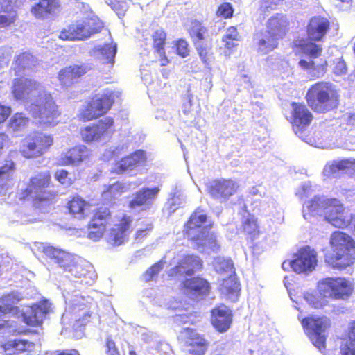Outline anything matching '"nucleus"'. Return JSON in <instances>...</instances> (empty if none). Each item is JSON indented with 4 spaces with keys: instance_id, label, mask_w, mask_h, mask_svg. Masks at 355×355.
Listing matches in <instances>:
<instances>
[{
    "instance_id": "nucleus-1",
    "label": "nucleus",
    "mask_w": 355,
    "mask_h": 355,
    "mask_svg": "<svg viewBox=\"0 0 355 355\" xmlns=\"http://www.w3.org/2000/svg\"><path fill=\"white\" fill-rule=\"evenodd\" d=\"M59 192L54 189L49 171H40L31 176L25 189L19 193V200H31L34 209L46 213L58 202Z\"/></svg>"
},
{
    "instance_id": "nucleus-2",
    "label": "nucleus",
    "mask_w": 355,
    "mask_h": 355,
    "mask_svg": "<svg viewBox=\"0 0 355 355\" xmlns=\"http://www.w3.org/2000/svg\"><path fill=\"white\" fill-rule=\"evenodd\" d=\"M331 252L324 255V261L334 269L343 270L355 262V241L348 234L334 232L329 238Z\"/></svg>"
},
{
    "instance_id": "nucleus-3",
    "label": "nucleus",
    "mask_w": 355,
    "mask_h": 355,
    "mask_svg": "<svg viewBox=\"0 0 355 355\" xmlns=\"http://www.w3.org/2000/svg\"><path fill=\"white\" fill-rule=\"evenodd\" d=\"M308 106L317 114L336 109L340 103L339 91L329 81L320 80L311 85L305 95Z\"/></svg>"
},
{
    "instance_id": "nucleus-4",
    "label": "nucleus",
    "mask_w": 355,
    "mask_h": 355,
    "mask_svg": "<svg viewBox=\"0 0 355 355\" xmlns=\"http://www.w3.org/2000/svg\"><path fill=\"white\" fill-rule=\"evenodd\" d=\"M331 23L329 19L321 15L311 17L306 26V33L309 42L300 40L294 44L302 53L311 59L319 58L322 53V47L317 42L322 41L330 31Z\"/></svg>"
},
{
    "instance_id": "nucleus-5",
    "label": "nucleus",
    "mask_w": 355,
    "mask_h": 355,
    "mask_svg": "<svg viewBox=\"0 0 355 355\" xmlns=\"http://www.w3.org/2000/svg\"><path fill=\"white\" fill-rule=\"evenodd\" d=\"M319 295L310 300L315 309L322 308L328 303V298L345 300L352 295L354 287L352 282L345 277H327L318 282Z\"/></svg>"
},
{
    "instance_id": "nucleus-6",
    "label": "nucleus",
    "mask_w": 355,
    "mask_h": 355,
    "mask_svg": "<svg viewBox=\"0 0 355 355\" xmlns=\"http://www.w3.org/2000/svg\"><path fill=\"white\" fill-rule=\"evenodd\" d=\"M119 93L112 90H106L103 93L95 94L85 102L78 114V120L88 122L97 119L105 114L113 106Z\"/></svg>"
},
{
    "instance_id": "nucleus-7",
    "label": "nucleus",
    "mask_w": 355,
    "mask_h": 355,
    "mask_svg": "<svg viewBox=\"0 0 355 355\" xmlns=\"http://www.w3.org/2000/svg\"><path fill=\"white\" fill-rule=\"evenodd\" d=\"M207 215L193 212L184 224V234L188 239L200 245H209L211 248L219 246L216 243V237L209 233L211 225H204L207 222Z\"/></svg>"
},
{
    "instance_id": "nucleus-8",
    "label": "nucleus",
    "mask_w": 355,
    "mask_h": 355,
    "mask_svg": "<svg viewBox=\"0 0 355 355\" xmlns=\"http://www.w3.org/2000/svg\"><path fill=\"white\" fill-rule=\"evenodd\" d=\"M191 42L201 61L209 65L213 58L211 51L212 39L209 35L208 28L198 19H191L187 29Z\"/></svg>"
},
{
    "instance_id": "nucleus-9",
    "label": "nucleus",
    "mask_w": 355,
    "mask_h": 355,
    "mask_svg": "<svg viewBox=\"0 0 355 355\" xmlns=\"http://www.w3.org/2000/svg\"><path fill=\"white\" fill-rule=\"evenodd\" d=\"M54 143L53 135L34 131L21 141L19 153L25 159H36L49 151Z\"/></svg>"
},
{
    "instance_id": "nucleus-10",
    "label": "nucleus",
    "mask_w": 355,
    "mask_h": 355,
    "mask_svg": "<svg viewBox=\"0 0 355 355\" xmlns=\"http://www.w3.org/2000/svg\"><path fill=\"white\" fill-rule=\"evenodd\" d=\"M302 326L311 343L322 351L325 349L326 331L331 327V321L327 317L307 316L301 320Z\"/></svg>"
},
{
    "instance_id": "nucleus-11",
    "label": "nucleus",
    "mask_w": 355,
    "mask_h": 355,
    "mask_svg": "<svg viewBox=\"0 0 355 355\" xmlns=\"http://www.w3.org/2000/svg\"><path fill=\"white\" fill-rule=\"evenodd\" d=\"M114 120L111 116H106L97 123L84 126L80 130L81 140L86 144L98 142L106 137H111L115 132Z\"/></svg>"
},
{
    "instance_id": "nucleus-12",
    "label": "nucleus",
    "mask_w": 355,
    "mask_h": 355,
    "mask_svg": "<svg viewBox=\"0 0 355 355\" xmlns=\"http://www.w3.org/2000/svg\"><path fill=\"white\" fill-rule=\"evenodd\" d=\"M33 116L39 118L45 123H55V119L60 115L58 106L56 105L51 94L43 92L38 94L37 98L31 105Z\"/></svg>"
},
{
    "instance_id": "nucleus-13",
    "label": "nucleus",
    "mask_w": 355,
    "mask_h": 355,
    "mask_svg": "<svg viewBox=\"0 0 355 355\" xmlns=\"http://www.w3.org/2000/svg\"><path fill=\"white\" fill-rule=\"evenodd\" d=\"M102 24L94 19L77 21L61 31L59 37L62 40H83L99 33Z\"/></svg>"
},
{
    "instance_id": "nucleus-14",
    "label": "nucleus",
    "mask_w": 355,
    "mask_h": 355,
    "mask_svg": "<svg viewBox=\"0 0 355 355\" xmlns=\"http://www.w3.org/2000/svg\"><path fill=\"white\" fill-rule=\"evenodd\" d=\"M112 219V211L106 206L96 207L92 212L87 224V238L94 241H99L107 231Z\"/></svg>"
},
{
    "instance_id": "nucleus-15",
    "label": "nucleus",
    "mask_w": 355,
    "mask_h": 355,
    "mask_svg": "<svg viewBox=\"0 0 355 355\" xmlns=\"http://www.w3.org/2000/svg\"><path fill=\"white\" fill-rule=\"evenodd\" d=\"M317 263L316 252L309 246H305L297 250L293 260L284 261L282 263V268L288 270L291 268L296 273H306L313 271Z\"/></svg>"
},
{
    "instance_id": "nucleus-16",
    "label": "nucleus",
    "mask_w": 355,
    "mask_h": 355,
    "mask_svg": "<svg viewBox=\"0 0 355 355\" xmlns=\"http://www.w3.org/2000/svg\"><path fill=\"white\" fill-rule=\"evenodd\" d=\"M322 216L331 225L340 229L347 227L352 217L347 214L344 205L336 198H327Z\"/></svg>"
},
{
    "instance_id": "nucleus-17",
    "label": "nucleus",
    "mask_w": 355,
    "mask_h": 355,
    "mask_svg": "<svg viewBox=\"0 0 355 355\" xmlns=\"http://www.w3.org/2000/svg\"><path fill=\"white\" fill-rule=\"evenodd\" d=\"M203 268V261L193 254H184L178 264L168 272V277L173 278L178 275L191 277Z\"/></svg>"
},
{
    "instance_id": "nucleus-18",
    "label": "nucleus",
    "mask_w": 355,
    "mask_h": 355,
    "mask_svg": "<svg viewBox=\"0 0 355 355\" xmlns=\"http://www.w3.org/2000/svg\"><path fill=\"white\" fill-rule=\"evenodd\" d=\"M132 217L123 214L117 223L110 230L108 242L113 246H119L125 243L132 230Z\"/></svg>"
},
{
    "instance_id": "nucleus-19",
    "label": "nucleus",
    "mask_w": 355,
    "mask_h": 355,
    "mask_svg": "<svg viewBox=\"0 0 355 355\" xmlns=\"http://www.w3.org/2000/svg\"><path fill=\"white\" fill-rule=\"evenodd\" d=\"M291 105L292 110L288 120L295 132H302L311 123L313 114L302 103L292 102Z\"/></svg>"
},
{
    "instance_id": "nucleus-20",
    "label": "nucleus",
    "mask_w": 355,
    "mask_h": 355,
    "mask_svg": "<svg viewBox=\"0 0 355 355\" xmlns=\"http://www.w3.org/2000/svg\"><path fill=\"white\" fill-rule=\"evenodd\" d=\"M239 188L238 183L232 179H216L212 181L207 190L213 198L227 200Z\"/></svg>"
},
{
    "instance_id": "nucleus-21",
    "label": "nucleus",
    "mask_w": 355,
    "mask_h": 355,
    "mask_svg": "<svg viewBox=\"0 0 355 355\" xmlns=\"http://www.w3.org/2000/svg\"><path fill=\"white\" fill-rule=\"evenodd\" d=\"M182 333L184 345L188 348V353L191 355H205L207 350L208 342L196 332L195 329L184 328Z\"/></svg>"
},
{
    "instance_id": "nucleus-22",
    "label": "nucleus",
    "mask_w": 355,
    "mask_h": 355,
    "mask_svg": "<svg viewBox=\"0 0 355 355\" xmlns=\"http://www.w3.org/2000/svg\"><path fill=\"white\" fill-rule=\"evenodd\" d=\"M90 157L89 149L83 144L68 148L62 153L58 159L59 166H78Z\"/></svg>"
},
{
    "instance_id": "nucleus-23",
    "label": "nucleus",
    "mask_w": 355,
    "mask_h": 355,
    "mask_svg": "<svg viewBox=\"0 0 355 355\" xmlns=\"http://www.w3.org/2000/svg\"><path fill=\"white\" fill-rule=\"evenodd\" d=\"M61 9V0H39L31 6L30 11L35 18L45 19L55 16Z\"/></svg>"
},
{
    "instance_id": "nucleus-24",
    "label": "nucleus",
    "mask_w": 355,
    "mask_h": 355,
    "mask_svg": "<svg viewBox=\"0 0 355 355\" xmlns=\"http://www.w3.org/2000/svg\"><path fill=\"white\" fill-rule=\"evenodd\" d=\"M89 70L86 64H72L61 69L58 73V79L62 87H71L78 82V79Z\"/></svg>"
},
{
    "instance_id": "nucleus-25",
    "label": "nucleus",
    "mask_w": 355,
    "mask_h": 355,
    "mask_svg": "<svg viewBox=\"0 0 355 355\" xmlns=\"http://www.w3.org/2000/svg\"><path fill=\"white\" fill-rule=\"evenodd\" d=\"M159 192L158 187H144L134 194L132 199L128 202V207L131 209L140 208L141 210L146 211L150 207Z\"/></svg>"
},
{
    "instance_id": "nucleus-26",
    "label": "nucleus",
    "mask_w": 355,
    "mask_h": 355,
    "mask_svg": "<svg viewBox=\"0 0 355 355\" xmlns=\"http://www.w3.org/2000/svg\"><path fill=\"white\" fill-rule=\"evenodd\" d=\"M19 15L14 0H2L0 2V31H8L15 26Z\"/></svg>"
},
{
    "instance_id": "nucleus-27",
    "label": "nucleus",
    "mask_w": 355,
    "mask_h": 355,
    "mask_svg": "<svg viewBox=\"0 0 355 355\" xmlns=\"http://www.w3.org/2000/svg\"><path fill=\"white\" fill-rule=\"evenodd\" d=\"M65 208L72 218L84 220L88 216L90 203L80 195L75 194L67 200Z\"/></svg>"
},
{
    "instance_id": "nucleus-28",
    "label": "nucleus",
    "mask_w": 355,
    "mask_h": 355,
    "mask_svg": "<svg viewBox=\"0 0 355 355\" xmlns=\"http://www.w3.org/2000/svg\"><path fill=\"white\" fill-rule=\"evenodd\" d=\"M211 324L220 333L227 331L232 322L231 311L225 305L220 304L211 310Z\"/></svg>"
},
{
    "instance_id": "nucleus-29",
    "label": "nucleus",
    "mask_w": 355,
    "mask_h": 355,
    "mask_svg": "<svg viewBox=\"0 0 355 355\" xmlns=\"http://www.w3.org/2000/svg\"><path fill=\"white\" fill-rule=\"evenodd\" d=\"M42 252L47 258L57 263L64 272L71 265V262L75 258V256L70 252L52 245L44 246Z\"/></svg>"
},
{
    "instance_id": "nucleus-30",
    "label": "nucleus",
    "mask_w": 355,
    "mask_h": 355,
    "mask_svg": "<svg viewBox=\"0 0 355 355\" xmlns=\"http://www.w3.org/2000/svg\"><path fill=\"white\" fill-rule=\"evenodd\" d=\"M146 153L143 150H137L121 159L115 163L114 171L116 173H123L132 170L139 165L146 162Z\"/></svg>"
},
{
    "instance_id": "nucleus-31",
    "label": "nucleus",
    "mask_w": 355,
    "mask_h": 355,
    "mask_svg": "<svg viewBox=\"0 0 355 355\" xmlns=\"http://www.w3.org/2000/svg\"><path fill=\"white\" fill-rule=\"evenodd\" d=\"M49 311L50 306L46 302L34 304L28 313L22 314L23 321L30 327H40Z\"/></svg>"
},
{
    "instance_id": "nucleus-32",
    "label": "nucleus",
    "mask_w": 355,
    "mask_h": 355,
    "mask_svg": "<svg viewBox=\"0 0 355 355\" xmlns=\"http://www.w3.org/2000/svg\"><path fill=\"white\" fill-rule=\"evenodd\" d=\"M267 32L277 39H282L289 30V21L286 15L275 14L267 21Z\"/></svg>"
},
{
    "instance_id": "nucleus-33",
    "label": "nucleus",
    "mask_w": 355,
    "mask_h": 355,
    "mask_svg": "<svg viewBox=\"0 0 355 355\" xmlns=\"http://www.w3.org/2000/svg\"><path fill=\"white\" fill-rule=\"evenodd\" d=\"M6 355H28L35 348V343L25 339L10 340L1 345Z\"/></svg>"
},
{
    "instance_id": "nucleus-34",
    "label": "nucleus",
    "mask_w": 355,
    "mask_h": 355,
    "mask_svg": "<svg viewBox=\"0 0 355 355\" xmlns=\"http://www.w3.org/2000/svg\"><path fill=\"white\" fill-rule=\"evenodd\" d=\"M39 83L24 77L17 78L13 80L12 94L16 100L26 98L33 90L37 89Z\"/></svg>"
},
{
    "instance_id": "nucleus-35",
    "label": "nucleus",
    "mask_w": 355,
    "mask_h": 355,
    "mask_svg": "<svg viewBox=\"0 0 355 355\" xmlns=\"http://www.w3.org/2000/svg\"><path fill=\"white\" fill-rule=\"evenodd\" d=\"M167 33L163 28L156 29L151 35L152 48L155 54L159 56L161 66H166L170 60L166 55L165 45L166 44Z\"/></svg>"
},
{
    "instance_id": "nucleus-36",
    "label": "nucleus",
    "mask_w": 355,
    "mask_h": 355,
    "mask_svg": "<svg viewBox=\"0 0 355 355\" xmlns=\"http://www.w3.org/2000/svg\"><path fill=\"white\" fill-rule=\"evenodd\" d=\"M182 284L185 289L196 297H204L208 295L211 291L209 282L200 276L186 279Z\"/></svg>"
},
{
    "instance_id": "nucleus-37",
    "label": "nucleus",
    "mask_w": 355,
    "mask_h": 355,
    "mask_svg": "<svg viewBox=\"0 0 355 355\" xmlns=\"http://www.w3.org/2000/svg\"><path fill=\"white\" fill-rule=\"evenodd\" d=\"M240 290V283L236 274L230 275L227 278H224L219 286L220 292L233 301L237 300Z\"/></svg>"
},
{
    "instance_id": "nucleus-38",
    "label": "nucleus",
    "mask_w": 355,
    "mask_h": 355,
    "mask_svg": "<svg viewBox=\"0 0 355 355\" xmlns=\"http://www.w3.org/2000/svg\"><path fill=\"white\" fill-rule=\"evenodd\" d=\"M254 40L257 46V51L263 53H268L278 46V39L269 34L259 31L256 33Z\"/></svg>"
},
{
    "instance_id": "nucleus-39",
    "label": "nucleus",
    "mask_w": 355,
    "mask_h": 355,
    "mask_svg": "<svg viewBox=\"0 0 355 355\" xmlns=\"http://www.w3.org/2000/svg\"><path fill=\"white\" fill-rule=\"evenodd\" d=\"M300 67L304 70H307L309 74L315 79L322 78L327 71L328 63L322 60L320 64H316L313 60L302 59L299 61Z\"/></svg>"
},
{
    "instance_id": "nucleus-40",
    "label": "nucleus",
    "mask_w": 355,
    "mask_h": 355,
    "mask_svg": "<svg viewBox=\"0 0 355 355\" xmlns=\"http://www.w3.org/2000/svg\"><path fill=\"white\" fill-rule=\"evenodd\" d=\"M92 266L86 261L78 260L75 257L66 272H71L75 277L82 278L89 275Z\"/></svg>"
},
{
    "instance_id": "nucleus-41",
    "label": "nucleus",
    "mask_w": 355,
    "mask_h": 355,
    "mask_svg": "<svg viewBox=\"0 0 355 355\" xmlns=\"http://www.w3.org/2000/svg\"><path fill=\"white\" fill-rule=\"evenodd\" d=\"M125 191V187L124 184L116 182L105 187L102 193V197L105 200L111 201L120 196Z\"/></svg>"
},
{
    "instance_id": "nucleus-42",
    "label": "nucleus",
    "mask_w": 355,
    "mask_h": 355,
    "mask_svg": "<svg viewBox=\"0 0 355 355\" xmlns=\"http://www.w3.org/2000/svg\"><path fill=\"white\" fill-rule=\"evenodd\" d=\"M239 40L240 36L236 26H230L227 30L226 34L222 37V42L224 43L225 48L229 50H232L237 46L238 44L235 42Z\"/></svg>"
},
{
    "instance_id": "nucleus-43",
    "label": "nucleus",
    "mask_w": 355,
    "mask_h": 355,
    "mask_svg": "<svg viewBox=\"0 0 355 355\" xmlns=\"http://www.w3.org/2000/svg\"><path fill=\"white\" fill-rule=\"evenodd\" d=\"M214 269L219 274L227 273L230 275L236 274L233 261L230 259L218 258L215 260Z\"/></svg>"
},
{
    "instance_id": "nucleus-44",
    "label": "nucleus",
    "mask_w": 355,
    "mask_h": 355,
    "mask_svg": "<svg viewBox=\"0 0 355 355\" xmlns=\"http://www.w3.org/2000/svg\"><path fill=\"white\" fill-rule=\"evenodd\" d=\"M355 167V159H343L334 160L329 166V172L331 174L337 173Z\"/></svg>"
},
{
    "instance_id": "nucleus-45",
    "label": "nucleus",
    "mask_w": 355,
    "mask_h": 355,
    "mask_svg": "<svg viewBox=\"0 0 355 355\" xmlns=\"http://www.w3.org/2000/svg\"><path fill=\"white\" fill-rule=\"evenodd\" d=\"M242 231L250 236L253 239L259 233V225L257 220L254 216L247 218L242 223Z\"/></svg>"
},
{
    "instance_id": "nucleus-46",
    "label": "nucleus",
    "mask_w": 355,
    "mask_h": 355,
    "mask_svg": "<svg viewBox=\"0 0 355 355\" xmlns=\"http://www.w3.org/2000/svg\"><path fill=\"white\" fill-rule=\"evenodd\" d=\"M327 198H320L315 196L313 199L306 202L304 207L310 213H318L320 216L322 215L324 203Z\"/></svg>"
},
{
    "instance_id": "nucleus-47",
    "label": "nucleus",
    "mask_w": 355,
    "mask_h": 355,
    "mask_svg": "<svg viewBox=\"0 0 355 355\" xmlns=\"http://www.w3.org/2000/svg\"><path fill=\"white\" fill-rule=\"evenodd\" d=\"M29 120L21 112L15 113L10 119L8 125L14 131H18L27 125Z\"/></svg>"
},
{
    "instance_id": "nucleus-48",
    "label": "nucleus",
    "mask_w": 355,
    "mask_h": 355,
    "mask_svg": "<svg viewBox=\"0 0 355 355\" xmlns=\"http://www.w3.org/2000/svg\"><path fill=\"white\" fill-rule=\"evenodd\" d=\"M234 13V8L233 6L229 2H223L218 7L216 10V16L221 19H231L233 17Z\"/></svg>"
},
{
    "instance_id": "nucleus-49",
    "label": "nucleus",
    "mask_w": 355,
    "mask_h": 355,
    "mask_svg": "<svg viewBox=\"0 0 355 355\" xmlns=\"http://www.w3.org/2000/svg\"><path fill=\"white\" fill-rule=\"evenodd\" d=\"M54 178L60 184L66 187H69L74 183V180L69 176V173L65 169L57 170Z\"/></svg>"
},
{
    "instance_id": "nucleus-50",
    "label": "nucleus",
    "mask_w": 355,
    "mask_h": 355,
    "mask_svg": "<svg viewBox=\"0 0 355 355\" xmlns=\"http://www.w3.org/2000/svg\"><path fill=\"white\" fill-rule=\"evenodd\" d=\"M175 51L182 58L189 55L190 49L188 42L185 39L180 38L175 42Z\"/></svg>"
},
{
    "instance_id": "nucleus-51",
    "label": "nucleus",
    "mask_w": 355,
    "mask_h": 355,
    "mask_svg": "<svg viewBox=\"0 0 355 355\" xmlns=\"http://www.w3.org/2000/svg\"><path fill=\"white\" fill-rule=\"evenodd\" d=\"M162 269V261H159L152 265L146 271L144 272V277L146 281L148 282L153 279V277L158 275V273Z\"/></svg>"
},
{
    "instance_id": "nucleus-52",
    "label": "nucleus",
    "mask_w": 355,
    "mask_h": 355,
    "mask_svg": "<svg viewBox=\"0 0 355 355\" xmlns=\"http://www.w3.org/2000/svg\"><path fill=\"white\" fill-rule=\"evenodd\" d=\"M30 60V55L26 53H22L16 56L14 64L17 68V71H21L26 68Z\"/></svg>"
},
{
    "instance_id": "nucleus-53",
    "label": "nucleus",
    "mask_w": 355,
    "mask_h": 355,
    "mask_svg": "<svg viewBox=\"0 0 355 355\" xmlns=\"http://www.w3.org/2000/svg\"><path fill=\"white\" fill-rule=\"evenodd\" d=\"M12 309H8L0 305V331L10 329L12 327V325L10 320L3 319V316Z\"/></svg>"
},
{
    "instance_id": "nucleus-54",
    "label": "nucleus",
    "mask_w": 355,
    "mask_h": 355,
    "mask_svg": "<svg viewBox=\"0 0 355 355\" xmlns=\"http://www.w3.org/2000/svg\"><path fill=\"white\" fill-rule=\"evenodd\" d=\"M340 355H355V343H345L340 347Z\"/></svg>"
},
{
    "instance_id": "nucleus-55",
    "label": "nucleus",
    "mask_w": 355,
    "mask_h": 355,
    "mask_svg": "<svg viewBox=\"0 0 355 355\" xmlns=\"http://www.w3.org/2000/svg\"><path fill=\"white\" fill-rule=\"evenodd\" d=\"M347 66L345 62L343 59H338L334 65V73L337 76H340L346 73Z\"/></svg>"
},
{
    "instance_id": "nucleus-56",
    "label": "nucleus",
    "mask_w": 355,
    "mask_h": 355,
    "mask_svg": "<svg viewBox=\"0 0 355 355\" xmlns=\"http://www.w3.org/2000/svg\"><path fill=\"white\" fill-rule=\"evenodd\" d=\"M153 230V225L149 224L144 229L137 230L135 234V240L139 242L144 240L148 234V233Z\"/></svg>"
},
{
    "instance_id": "nucleus-57",
    "label": "nucleus",
    "mask_w": 355,
    "mask_h": 355,
    "mask_svg": "<svg viewBox=\"0 0 355 355\" xmlns=\"http://www.w3.org/2000/svg\"><path fill=\"white\" fill-rule=\"evenodd\" d=\"M11 112L12 109L10 106L4 105L0 103V125L8 119Z\"/></svg>"
},
{
    "instance_id": "nucleus-58",
    "label": "nucleus",
    "mask_w": 355,
    "mask_h": 355,
    "mask_svg": "<svg viewBox=\"0 0 355 355\" xmlns=\"http://www.w3.org/2000/svg\"><path fill=\"white\" fill-rule=\"evenodd\" d=\"M106 347L107 355H120L118 349H116L115 343L113 340H107L106 343Z\"/></svg>"
},
{
    "instance_id": "nucleus-59",
    "label": "nucleus",
    "mask_w": 355,
    "mask_h": 355,
    "mask_svg": "<svg viewBox=\"0 0 355 355\" xmlns=\"http://www.w3.org/2000/svg\"><path fill=\"white\" fill-rule=\"evenodd\" d=\"M348 337L349 340L346 341V343H355V320L352 321L349 324Z\"/></svg>"
},
{
    "instance_id": "nucleus-60",
    "label": "nucleus",
    "mask_w": 355,
    "mask_h": 355,
    "mask_svg": "<svg viewBox=\"0 0 355 355\" xmlns=\"http://www.w3.org/2000/svg\"><path fill=\"white\" fill-rule=\"evenodd\" d=\"M103 53L107 54V58H110L113 61V58L116 54V48L110 45H107L103 49Z\"/></svg>"
},
{
    "instance_id": "nucleus-61",
    "label": "nucleus",
    "mask_w": 355,
    "mask_h": 355,
    "mask_svg": "<svg viewBox=\"0 0 355 355\" xmlns=\"http://www.w3.org/2000/svg\"><path fill=\"white\" fill-rule=\"evenodd\" d=\"M14 168H15V164L13 162H10V164L9 165L5 164V165L2 166L1 167H0V177L2 175L8 173L10 171L13 170Z\"/></svg>"
},
{
    "instance_id": "nucleus-62",
    "label": "nucleus",
    "mask_w": 355,
    "mask_h": 355,
    "mask_svg": "<svg viewBox=\"0 0 355 355\" xmlns=\"http://www.w3.org/2000/svg\"><path fill=\"white\" fill-rule=\"evenodd\" d=\"M78 353L76 350H73V352H69L67 350H64L59 352L56 355H78Z\"/></svg>"
},
{
    "instance_id": "nucleus-63",
    "label": "nucleus",
    "mask_w": 355,
    "mask_h": 355,
    "mask_svg": "<svg viewBox=\"0 0 355 355\" xmlns=\"http://www.w3.org/2000/svg\"><path fill=\"white\" fill-rule=\"evenodd\" d=\"M129 354L130 355H137L136 352L133 350L130 351Z\"/></svg>"
},
{
    "instance_id": "nucleus-64",
    "label": "nucleus",
    "mask_w": 355,
    "mask_h": 355,
    "mask_svg": "<svg viewBox=\"0 0 355 355\" xmlns=\"http://www.w3.org/2000/svg\"><path fill=\"white\" fill-rule=\"evenodd\" d=\"M24 332L25 334H26V333L31 332V331H29V330H26V331H24Z\"/></svg>"
}]
</instances>
